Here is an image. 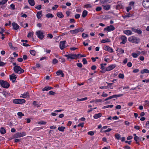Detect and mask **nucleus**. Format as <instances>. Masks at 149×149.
<instances>
[{
	"instance_id": "nucleus-1",
	"label": "nucleus",
	"mask_w": 149,
	"mask_h": 149,
	"mask_svg": "<svg viewBox=\"0 0 149 149\" xmlns=\"http://www.w3.org/2000/svg\"><path fill=\"white\" fill-rule=\"evenodd\" d=\"M13 70L15 73L20 74L24 72V70L22 69L19 66H15L13 68Z\"/></svg>"
},
{
	"instance_id": "nucleus-2",
	"label": "nucleus",
	"mask_w": 149,
	"mask_h": 149,
	"mask_svg": "<svg viewBox=\"0 0 149 149\" xmlns=\"http://www.w3.org/2000/svg\"><path fill=\"white\" fill-rule=\"evenodd\" d=\"M0 85L3 88H7L10 86V84L7 81L0 80Z\"/></svg>"
},
{
	"instance_id": "nucleus-3",
	"label": "nucleus",
	"mask_w": 149,
	"mask_h": 149,
	"mask_svg": "<svg viewBox=\"0 0 149 149\" xmlns=\"http://www.w3.org/2000/svg\"><path fill=\"white\" fill-rule=\"evenodd\" d=\"M140 39L134 36H131L128 38V40L130 42H132L133 43H138L140 41Z\"/></svg>"
},
{
	"instance_id": "nucleus-4",
	"label": "nucleus",
	"mask_w": 149,
	"mask_h": 149,
	"mask_svg": "<svg viewBox=\"0 0 149 149\" xmlns=\"http://www.w3.org/2000/svg\"><path fill=\"white\" fill-rule=\"evenodd\" d=\"M84 30L82 28H80L74 30H70V32L72 34H76L79 32H82L84 31Z\"/></svg>"
},
{
	"instance_id": "nucleus-5",
	"label": "nucleus",
	"mask_w": 149,
	"mask_h": 149,
	"mask_svg": "<svg viewBox=\"0 0 149 149\" xmlns=\"http://www.w3.org/2000/svg\"><path fill=\"white\" fill-rule=\"evenodd\" d=\"M36 34L38 38L41 39H42L45 36L43 33L40 30L37 31L36 32Z\"/></svg>"
},
{
	"instance_id": "nucleus-6",
	"label": "nucleus",
	"mask_w": 149,
	"mask_h": 149,
	"mask_svg": "<svg viewBox=\"0 0 149 149\" xmlns=\"http://www.w3.org/2000/svg\"><path fill=\"white\" fill-rule=\"evenodd\" d=\"M26 133L25 132H22V133H18L15 134L14 135L15 138H18L22 137L25 136Z\"/></svg>"
},
{
	"instance_id": "nucleus-7",
	"label": "nucleus",
	"mask_w": 149,
	"mask_h": 149,
	"mask_svg": "<svg viewBox=\"0 0 149 149\" xmlns=\"http://www.w3.org/2000/svg\"><path fill=\"white\" fill-rule=\"evenodd\" d=\"M65 56L67 58V59L68 60L69 58L71 59H76V54H68V55H65Z\"/></svg>"
},
{
	"instance_id": "nucleus-8",
	"label": "nucleus",
	"mask_w": 149,
	"mask_h": 149,
	"mask_svg": "<svg viewBox=\"0 0 149 149\" xmlns=\"http://www.w3.org/2000/svg\"><path fill=\"white\" fill-rule=\"evenodd\" d=\"M115 29V28L113 26L111 25L109 26H107L106 28H105L104 30V31L107 30L109 32L111 31H113Z\"/></svg>"
},
{
	"instance_id": "nucleus-9",
	"label": "nucleus",
	"mask_w": 149,
	"mask_h": 149,
	"mask_svg": "<svg viewBox=\"0 0 149 149\" xmlns=\"http://www.w3.org/2000/svg\"><path fill=\"white\" fill-rule=\"evenodd\" d=\"M16 78L17 76L14 73L10 75V80L12 81L13 83L15 82Z\"/></svg>"
},
{
	"instance_id": "nucleus-10",
	"label": "nucleus",
	"mask_w": 149,
	"mask_h": 149,
	"mask_svg": "<svg viewBox=\"0 0 149 149\" xmlns=\"http://www.w3.org/2000/svg\"><path fill=\"white\" fill-rule=\"evenodd\" d=\"M149 0H143V5L145 8L149 7Z\"/></svg>"
},
{
	"instance_id": "nucleus-11",
	"label": "nucleus",
	"mask_w": 149,
	"mask_h": 149,
	"mask_svg": "<svg viewBox=\"0 0 149 149\" xmlns=\"http://www.w3.org/2000/svg\"><path fill=\"white\" fill-rule=\"evenodd\" d=\"M66 41L64 40L60 41V47L61 49L62 50L65 48V44Z\"/></svg>"
},
{
	"instance_id": "nucleus-12",
	"label": "nucleus",
	"mask_w": 149,
	"mask_h": 149,
	"mask_svg": "<svg viewBox=\"0 0 149 149\" xmlns=\"http://www.w3.org/2000/svg\"><path fill=\"white\" fill-rule=\"evenodd\" d=\"M116 67V65L115 64H112L109 66L108 67H107L106 69V70L107 71H110Z\"/></svg>"
},
{
	"instance_id": "nucleus-13",
	"label": "nucleus",
	"mask_w": 149,
	"mask_h": 149,
	"mask_svg": "<svg viewBox=\"0 0 149 149\" xmlns=\"http://www.w3.org/2000/svg\"><path fill=\"white\" fill-rule=\"evenodd\" d=\"M104 49L110 52L111 53L113 52V49L108 46H104L103 48Z\"/></svg>"
},
{
	"instance_id": "nucleus-14",
	"label": "nucleus",
	"mask_w": 149,
	"mask_h": 149,
	"mask_svg": "<svg viewBox=\"0 0 149 149\" xmlns=\"http://www.w3.org/2000/svg\"><path fill=\"white\" fill-rule=\"evenodd\" d=\"M121 39L122 41L120 42V44H125L127 41V38L125 36H122Z\"/></svg>"
},
{
	"instance_id": "nucleus-15",
	"label": "nucleus",
	"mask_w": 149,
	"mask_h": 149,
	"mask_svg": "<svg viewBox=\"0 0 149 149\" xmlns=\"http://www.w3.org/2000/svg\"><path fill=\"white\" fill-rule=\"evenodd\" d=\"M123 95V94H119V95H114L111 96H110L109 97H108V100L114 98H116L117 97H119L121 96H122Z\"/></svg>"
},
{
	"instance_id": "nucleus-16",
	"label": "nucleus",
	"mask_w": 149,
	"mask_h": 149,
	"mask_svg": "<svg viewBox=\"0 0 149 149\" xmlns=\"http://www.w3.org/2000/svg\"><path fill=\"white\" fill-rule=\"evenodd\" d=\"M12 25L13 26V29L15 30H17L19 27V26L15 22L12 23Z\"/></svg>"
},
{
	"instance_id": "nucleus-17",
	"label": "nucleus",
	"mask_w": 149,
	"mask_h": 149,
	"mask_svg": "<svg viewBox=\"0 0 149 149\" xmlns=\"http://www.w3.org/2000/svg\"><path fill=\"white\" fill-rule=\"evenodd\" d=\"M132 30L133 31L139 34H141L142 33L141 31L139 29H136L134 28H132Z\"/></svg>"
},
{
	"instance_id": "nucleus-18",
	"label": "nucleus",
	"mask_w": 149,
	"mask_h": 149,
	"mask_svg": "<svg viewBox=\"0 0 149 149\" xmlns=\"http://www.w3.org/2000/svg\"><path fill=\"white\" fill-rule=\"evenodd\" d=\"M118 5L116 6L117 9H118L123 8V6L121 4V2L118 1L117 2Z\"/></svg>"
},
{
	"instance_id": "nucleus-19",
	"label": "nucleus",
	"mask_w": 149,
	"mask_h": 149,
	"mask_svg": "<svg viewBox=\"0 0 149 149\" xmlns=\"http://www.w3.org/2000/svg\"><path fill=\"white\" fill-rule=\"evenodd\" d=\"M36 16L37 18L39 19H40L42 16V11H39L37 12Z\"/></svg>"
},
{
	"instance_id": "nucleus-20",
	"label": "nucleus",
	"mask_w": 149,
	"mask_h": 149,
	"mask_svg": "<svg viewBox=\"0 0 149 149\" xmlns=\"http://www.w3.org/2000/svg\"><path fill=\"white\" fill-rule=\"evenodd\" d=\"M21 96H20L21 97H22L23 98H27L29 96V93L28 92H26L23 94H21Z\"/></svg>"
},
{
	"instance_id": "nucleus-21",
	"label": "nucleus",
	"mask_w": 149,
	"mask_h": 149,
	"mask_svg": "<svg viewBox=\"0 0 149 149\" xmlns=\"http://www.w3.org/2000/svg\"><path fill=\"white\" fill-rule=\"evenodd\" d=\"M102 114L100 113H99L98 114H95L93 116V117L95 119H97L100 117L102 116Z\"/></svg>"
},
{
	"instance_id": "nucleus-22",
	"label": "nucleus",
	"mask_w": 149,
	"mask_h": 149,
	"mask_svg": "<svg viewBox=\"0 0 149 149\" xmlns=\"http://www.w3.org/2000/svg\"><path fill=\"white\" fill-rule=\"evenodd\" d=\"M56 15L57 17L59 18H62L64 17V15L61 12H58L56 14Z\"/></svg>"
},
{
	"instance_id": "nucleus-23",
	"label": "nucleus",
	"mask_w": 149,
	"mask_h": 149,
	"mask_svg": "<svg viewBox=\"0 0 149 149\" xmlns=\"http://www.w3.org/2000/svg\"><path fill=\"white\" fill-rule=\"evenodd\" d=\"M56 74L58 75H59L60 74L61 75L62 77H63L64 74L61 70H58L56 72Z\"/></svg>"
},
{
	"instance_id": "nucleus-24",
	"label": "nucleus",
	"mask_w": 149,
	"mask_h": 149,
	"mask_svg": "<svg viewBox=\"0 0 149 149\" xmlns=\"http://www.w3.org/2000/svg\"><path fill=\"white\" fill-rule=\"evenodd\" d=\"M149 72V70L147 69L142 70L141 71V73L142 74H143L144 73H148Z\"/></svg>"
},
{
	"instance_id": "nucleus-25",
	"label": "nucleus",
	"mask_w": 149,
	"mask_h": 149,
	"mask_svg": "<svg viewBox=\"0 0 149 149\" xmlns=\"http://www.w3.org/2000/svg\"><path fill=\"white\" fill-rule=\"evenodd\" d=\"M124 33L127 35H130L132 34V32L131 31L127 30L124 31Z\"/></svg>"
},
{
	"instance_id": "nucleus-26",
	"label": "nucleus",
	"mask_w": 149,
	"mask_h": 149,
	"mask_svg": "<svg viewBox=\"0 0 149 149\" xmlns=\"http://www.w3.org/2000/svg\"><path fill=\"white\" fill-rule=\"evenodd\" d=\"M0 132L2 134H4L6 132L5 129L3 127H1V128Z\"/></svg>"
},
{
	"instance_id": "nucleus-27",
	"label": "nucleus",
	"mask_w": 149,
	"mask_h": 149,
	"mask_svg": "<svg viewBox=\"0 0 149 149\" xmlns=\"http://www.w3.org/2000/svg\"><path fill=\"white\" fill-rule=\"evenodd\" d=\"M102 6L103 9L105 10H108L110 8V6L109 5H103Z\"/></svg>"
},
{
	"instance_id": "nucleus-28",
	"label": "nucleus",
	"mask_w": 149,
	"mask_h": 149,
	"mask_svg": "<svg viewBox=\"0 0 149 149\" xmlns=\"http://www.w3.org/2000/svg\"><path fill=\"white\" fill-rule=\"evenodd\" d=\"M28 2L29 4L32 6L35 5V1L34 0H28Z\"/></svg>"
},
{
	"instance_id": "nucleus-29",
	"label": "nucleus",
	"mask_w": 149,
	"mask_h": 149,
	"mask_svg": "<svg viewBox=\"0 0 149 149\" xmlns=\"http://www.w3.org/2000/svg\"><path fill=\"white\" fill-rule=\"evenodd\" d=\"M18 104H21L24 103L25 102V100L24 99H18Z\"/></svg>"
},
{
	"instance_id": "nucleus-30",
	"label": "nucleus",
	"mask_w": 149,
	"mask_h": 149,
	"mask_svg": "<svg viewBox=\"0 0 149 149\" xmlns=\"http://www.w3.org/2000/svg\"><path fill=\"white\" fill-rule=\"evenodd\" d=\"M87 13L88 12L86 10H84L82 13V17H85L87 16Z\"/></svg>"
},
{
	"instance_id": "nucleus-31",
	"label": "nucleus",
	"mask_w": 149,
	"mask_h": 149,
	"mask_svg": "<svg viewBox=\"0 0 149 149\" xmlns=\"http://www.w3.org/2000/svg\"><path fill=\"white\" fill-rule=\"evenodd\" d=\"M110 39L108 38H107L106 39H103L102 40L101 42V43H105L107 42H110Z\"/></svg>"
},
{
	"instance_id": "nucleus-32",
	"label": "nucleus",
	"mask_w": 149,
	"mask_h": 149,
	"mask_svg": "<svg viewBox=\"0 0 149 149\" xmlns=\"http://www.w3.org/2000/svg\"><path fill=\"white\" fill-rule=\"evenodd\" d=\"M65 129V127L63 126L59 127L58 128V130L61 132H63Z\"/></svg>"
},
{
	"instance_id": "nucleus-33",
	"label": "nucleus",
	"mask_w": 149,
	"mask_h": 149,
	"mask_svg": "<svg viewBox=\"0 0 149 149\" xmlns=\"http://www.w3.org/2000/svg\"><path fill=\"white\" fill-rule=\"evenodd\" d=\"M8 0H1L0 2V4L3 5L5 4L7 1Z\"/></svg>"
},
{
	"instance_id": "nucleus-34",
	"label": "nucleus",
	"mask_w": 149,
	"mask_h": 149,
	"mask_svg": "<svg viewBox=\"0 0 149 149\" xmlns=\"http://www.w3.org/2000/svg\"><path fill=\"white\" fill-rule=\"evenodd\" d=\"M103 19H108L110 18V16L108 15H103L102 17Z\"/></svg>"
},
{
	"instance_id": "nucleus-35",
	"label": "nucleus",
	"mask_w": 149,
	"mask_h": 149,
	"mask_svg": "<svg viewBox=\"0 0 149 149\" xmlns=\"http://www.w3.org/2000/svg\"><path fill=\"white\" fill-rule=\"evenodd\" d=\"M46 17H47V18H50V17L52 18L54 17V16L52 15V14L51 13H48L46 15Z\"/></svg>"
},
{
	"instance_id": "nucleus-36",
	"label": "nucleus",
	"mask_w": 149,
	"mask_h": 149,
	"mask_svg": "<svg viewBox=\"0 0 149 149\" xmlns=\"http://www.w3.org/2000/svg\"><path fill=\"white\" fill-rule=\"evenodd\" d=\"M113 105H107V106H106L103 107H102V109H106V108H108L109 107L112 108V107H113Z\"/></svg>"
},
{
	"instance_id": "nucleus-37",
	"label": "nucleus",
	"mask_w": 149,
	"mask_h": 149,
	"mask_svg": "<svg viewBox=\"0 0 149 149\" xmlns=\"http://www.w3.org/2000/svg\"><path fill=\"white\" fill-rule=\"evenodd\" d=\"M18 116L20 118H21V117L24 116V115L21 112H19L17 113Z\"/></svg>"
},
{
	"instance_id": "nucleus-38",
	"label": "nucleus",
	"mask_w": 149,
	"mask_h": 149,
	"mask_svg": "<svg viewBox=\"0 0 149 149\" xmlns=\"http://www.w3.org/2000/svg\"><path fill=\"white\" fill-rule=\"evenodd\" d=\"M87 99V98L86 97H84V98H81V99H80L77 98V101H82L85 100H86Z\"/></svg>"
},
{
	"instance_id": "nucleus-39",
	"label": "nucleus",
	"mask_w": 149,
	"mask_h": 149,
	"mask_svg": "<svg viewBox=\"0 0 149 149\" xmlns=\"http://www.w3.org/2000/svg\"><path fill=\"white\" fill-rule=\"evenodd\" d=\"M30 54L33 55V56H35L36 53V51L34 50H30Z\"/></svg>"
},
{
	"instance_id": "nucleus-40",
	"label": "nucleus",
	"mask_w": 149,
	"mask_h": 149,
	"mask_svg": "<svg viewBox=\"0 0 149 149\" xmlns=\"http://www.w3.org/2000/svg\"><path fill=\"white\" fill-rule=\"evenodd\" d=\"M58 61L56 58H54L53 59L52 61V63L53 64H55L58 63Z\"/></svg>"
},
{
	"instance_id": "nucleus-41",
	"label": "nucleus",
	"mask_w": 149,
	"mask_h": 149,
	"mask_svg": "<svg viewBox=\"0 0 149 149\" xmlns=\"http://www.w3.org/2000/svg\"><path fill=\"white\" fill-rule=\"evenodd\" d=\"M139 56V54L134 53H133L132 54V56L134 58H136Z\"/></svg>"
},
{
	"instance_id": "nucleus-42",
	"label": "nucleus",
	"mask_w": 149,
	"mask_h": 149,
	"mask_svg": "<svg viewBox=\"0 0 149 149\" xmlns=\"http://www.w3.org/2000/svg\"><path fill=\"white\" fill-rule=\"evenodd\" d=\"M59 61L61 62V63H63L65 62V60L64 58L62 57L59 58Z\"/></svg>"
},
{
	"instance_id": "nucleus-43",
	"label": "nucleus",
	"mask_w": 149,
	"mask_h": 149,
	"mask_svg": "<svg viewBox=\"0 0 149 149\" xmlns=\"http://www.w3.org/2000/svg\"><path fill=\"white\" fill-rule=\"evenodd\" d=\"M82 36L83 38H88V35L83 33L82 34Z\"/></svg>"
},
{
	"instance_id": "nucleus-44",
	"label": "nucleus",
	"mask_w": 149,
	"mask_h": 149,
	"mask_svg": "<svg viewBox=\"0 0 149 149\" xmlns=\"http://www.w3.org/2000/svg\"><path fill=\"white\" fill-rule=\"evenodd\" d=\"M134 139L136 142H137L138 140H141V139L137 136H136V137H134Z\"/></svg>"
},
{
	"instance_id": "nucleus-45",
	"label": "nucleus",
	"mask_w": 149,
	"mask_h": 149,
	"mask_svg": "<svg viewBox=\"0 0 149 149\" xmlns=\"http://www.w3.org/2000/svg\"><path fill=\"white\" fill-rule=\"evenodd\" d=\"M38 123L39 124L45 125L46 123V122L44 121H41L38 122Z\"/></svg>"
},
{
	"instance_id": "nucleus-46",
	"label": "nucleus",
	"mask_w": 149,
	"mask_h": 149,
	"mask_svg": "<svg viewBox=\"0 0 149 149\" xmlns=\"http://www.w3.org/2000/svg\"><path fill=\"white\" fill-rule=\"evenodd\" d=\"M118 77L119 78L123 79L124 78V75L123 74L121 73L120 74L118 75Z\"/></svg>"
},
{
	"instance_id": "nucleus-47",
	"label": "nucleus",
	"mask_w": 149,
	"mask_h": 149,
	"mask_svg": "<svg viewBox=\"0 0 149 149\" xmlns=\"http://www.w3.org/2000/svg\"><path fill=\"white\" fill-rule=\"evenodd\" d=\"M82 61L84 64H86L87 63V61L85 58H83L82 60Z\"/></svg>"
},
{
	"instance_id": "nucleus-48",
	"label": "nucleus",
	"mask_w": 149,
	"mask_h": 149,
	"mask_svg": "<svg viewBox=\"0 0 149 149\" xmlns=\"http://www.w3.org/2000/svg\"><path fill=\"white\" fill-rule=\"evenodd\" d=\"M49 89V86H47L45 87L42 90L43 91H47L49 90V89Z\"/></svg>"
},
{
	"instance_id": "nucleus-49",
	"label": "nucleus",
	"mask_w": 149,
	"mask_h": 149,
	"mask_svg": "<svg viewBox=\"0 0 149 149\" xmlns=\"http://www.w3.org/2000/svg\"><path fill=\"white\" fill-rule=\"evenodd\" d=\"M37 102L35 101L33 102V104L35 106H37V107H39L40 106L38 105V104H37Z\"/></svg>"
},
{
	"instance_id": "nucleus-50",
	"label": "nucleus",
	"mask_w": 149,
	"mask_h": 149,
	"mask_svg": "<svg viewBox=\"0 0 149 149\" xmlns=\"http://www.w3.org/2000/svg\"><path fill=\"white\" fill-rule=\"evenodd\" d=\"M115 137L117 139L119 140L120 139V136L119 134H116L115 135Z\"/></svg>"
},
{
	"instance_id": "nucleus-51",
	"label": "nucleus",
	"mask_w": 149,
	"mask_h": 149,
	"mask_svg": "<svg viewBox=\"0 0 149 149\" xmlns=\"http://www.w3.org/2000/svg\"><path fill=\"white\" fill-rule=\"evenodd\" d=\"M41 5H38V6H36L35 7V8L37 9H38V10H40L41 9Z\"/></svg>"
},
{
	"instance_id": "nucleus-52",
	"label": "nucleus",
	"mask_w": 149,
	"mask_h": 149,
	"mask_svg": "<svg viewBox=\"0 0 149 149\" xmlns=\"http://www.w3.org/2000/svg\"><path fill=\"white\" fill-rule=\"evenodd\" d=\"M49 94L50 95H53L55 94V92H54L52 91H50L49 92Z\"/></svg>"
},
{
	"instance_id": "nucleus-53",
	"label": "nucleus",
	"mask_w": 149,
	"mask_h": 149,
	"mask_svg": "<svg viewBox=\"0 0 149 149\" xmlns=\"http://www.w3.org/2000/svg\"><path fill=\"white\" fill-rule=\"evenodd\" d=\"M88 135H90L91 136H93L94 134V133L93 131H90L88 132Z\"/></svg>"
},
{
	"instance_id": "nucleus-54",
	"label": "nucleus",
	"mask_w": 149,
	"mask_h": 149,
	"mask_svg": "<svg viewBox=\"0 0 149 149\" xmlns=\"http://www.w3.org/2000/svg\"><path fill=\"white\" fill-rule=\"evenodd\" d=\"M80 17V15L79 14H77L74 16V17L76 19H78Z\"/></svg>"
},
{
	"instance_id": "nucleus-55",
	"label": "nucleus",
	"mask_w": 149,
	"mask_h": 149,
	"mask_svg": "<svg viewBox=\"0 0 149 149\" xmlns=\"http://www.w3.org/2000/svg\"><path fill=\"white\" fill-rule=\"evenodd\" d=\"M77 66L79 68H81L82 65L81 63H78L77 64Z\"/></svg>"
},
{
	"instance_id": "nucleus-56",
	"label": "nucleus",
	"mask_w": 149,
	"mask_h": 149,
	"mask_svg": "<svg viewBox=\"0 0 149 149\" xmlns=\"http://www.w3.org/2000/svg\"><path fill=\"white\" fill-rule=\"evenodd\" d=\"M13 102L14 103L18 104V99L14 100L13 101Z\"/></svg>"
},
{
	"instance_id": "nucleus-57",
	"label": "nucleus",
	"mask_w": 149,
	"mask_h": 149,
	"mask_svg": "<svg viewBox=\"0 0 149 149\" xmlns=\"http://www.w3.org/2000/svg\"><path fill=\"white\" fill-rule=\"evenodd\" d=\"M47 37H48L49 38H52L53 37V36L50 33L48 34L47 35Z\"/></svg>"
},
{
	"instance_id": "nucleus-58",
	"label": "nucleus",
	"mask_w": 149,
	"mask_h": 149,
	"mask_svg": "<svg viewBox=\"0 0 149 149\" xmlns=\"http://www.w3.org/2000/svg\"><path fill=\"white\" fill-rule=\"evenodd\" d=\"M102 9V8L100 7H98L96 8V10L97 11H100Z\"/></svg>"
},
{
	"instance_id": "nucleus-59",
	"label": "nucleus",
	"mask_w": 149,
	"mask_h": 149,
	"mask_svg": "<svg viewBox=\"0 0 149 149\" xmlns=\"http://www.w3.org/2000/svg\"><path fill=\"white\" fill-rule=\"evenodd\" d=\"M55 7H53L52 8V9L53 10H56V8H57L58 7V5H54Z\"/></svg>"
},
{
	"instance_id": "nucleus-60",
	"label": "nucleus",
	"mask_w": 149,
	"mask_h": 149,
	"mask_svg": "<svg viewBox=\"0 0 149 149\" xmlns=\"http://www.w3.org/2000/svg\"><path fill=\"white\" fill-rule=\"evenodd\" d=\"M17 61L19 62H22L23 61V59L22 58H19L17 59Z\"/></svg>"
},
{
	"instance_id": "nucleus-61",
	"label": "nucleus",
	"mask_w": 149,
	"mask_h": 149,
	"mask_svg": "<svg viewBox=\"0 0 149 149\" xmlns=\"http://www.w3.org/2000/svg\"><path fill=\"white\" fill-rule=\"evenodd\" d=\"M96 68V66L95 65H93L91 67V69L93 70H95Z\"/></svg>"
},
{
	"instance_id": "nucleus-62",
	"label": "nucleus",
	"mask_w": 149,
	"mask_h": 149,
	"mask_svg": "<svg viewBox=\"0 0 149 149\" xmlns=\"http://www.w3.org/2000/svg\"><path fill=\"white\" fill-rule=\"evenodd\" d=\"M100 66H101V68H100L101 69H105V67L104 66V64L103 63H102L100 64Z\"/></svg>"
},
{
	"instance_id": "nucleus-63",
	"label": "nucleus",
	"mask_w": 149,
	"mask_h": 149,
	"mask_svg": "<svg viewBox=\"0 0 149 149\" xmlns=\"http://www.w3.org/2000/svg\"><path fill=\"white\" fill-rule=\"evenodd\" d=\"M116 109H119L121 108V106L120 105H117L116 107Z\"/></svg>"
},
{
	"instance_id": "nucleus-64",
	"label": "nucleus",
	"mask_w": 149,
	"mask_h": 149,
	"mask_svg": "<svg viewBox=\"0 0 149 149\" xmlns=\"http://www.w3.org/2000/svg\"><path fill=\"white\" fill-rule=\"evenodd\" d=\"M23 58L24 60H26L27 59L28 57L26 55H24L23 56Z\"/></svg>"
}]
</instances>
